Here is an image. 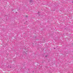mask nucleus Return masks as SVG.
Listing matches in <instances>:
<instances>
[{
  "mask_svg": "<svg viewBox=\"0 0 73 73\" xmlns=\"http://www.w3.org/2000/svg\"><path fill=\"white\" fill-rule=\"evenodd\" d=\"M30 2L32 3V0H30Z\"/></svg>",
  "mask_w": 73,
  "mask_h": 73,
  "instance_id": "1",
  "label": "nucleus"
},
{
  "mask_svg": "<svg viewBox=\"0 0 73 73\" xmlns=\"http://www.w3.org/2000/svg\"><path fill=\"white\" fill-rule=\"evenodd\" d=\"M38 15L39 16H40V14H39V13H38Z\"/></svg>",
  "mask_w": 73,
  "mask_h": 73,
  "instance_id": "2",
  "label": "nucleus"
},
{
  "mask_svg": "<svg viewBox=\"0 0 73 73\" xmlns=\"http://www.w3.org/2000/svg\"><path fill=\"white\" fill-rule=\"evenodd\" d=\"M45 57H48V55H45Z\"/></svg>",
  "mask_w": 73,
  "mask_h": 73,
  "instance_id": "3",
  "label": "nucleus"
},
{
  "mask_svg": "<svg viewBox=\"0 0 73 73\" xmlns=\"http://www.w3.org/2000/svg\"><path fill=\"white\" fill-rule=\"evenodd\" d=\"M28 17V16H27V15H26L25 16V17Z\"/></svg>",
  "mask_w": 73,
  "mask_h": 73,
  "instance_id": "4",
  "label": "nucleus"
}]
</instances>
